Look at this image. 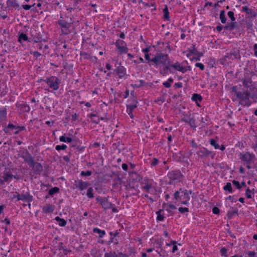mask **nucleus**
Listing matches in <instances>:
<instances>
[{"instance_id": "f257e3e1", "label": "nucleus", "mask_w": 257, "mask_h": 257, "mask_svg": "<svg viewBox=\"0 0 257 257\" xmlns=\"http://www.w3.org/2000/svg\"><path fill=\"white\" fill-rule=\"evenodd\" d=\"M192 193L191 190L180 188L178 191L174 193V198L177 201H181L182 204L187 205L189 204L190 199V195Z\"/></svg>"}, {"instance_id": "f03ea898", "label": "nucleus", "mask_w": 257, "mask_h": 257, "mask_svg": "<svg viewBox=\"0 0 257 257\" xmlns=\"http://www.w3.org/2000/svg\"><path fill=\"white\" fill-rule=\"evenodd\" d=\"M43 81L47 84L49 88L54 90H57L59 89V85L61 83L60 80L55 76H51L47 78L46 79H40L38 82Z\"/></svg>"}, {"instance_id": "7ed1b4c3", "label": "nucleus", "mask_w": 257, "mask_h": 257, "mask_svg": "<svg viewBox=\"0 0 257 257\" xmlns=\"http://www.w3.org/2000/svg\"><path fill=\"white\" fill-rule=\"evenodd\" d=\"M250 93L248 91L240 92L237 93L236 100H239V104L241 105L248 106L251 104V101L249 100Z\"/></svg>"}, {"instance_id": "20e7f679", "label": "nucleus", "mask_w": 257, "mask_h": 257, "mask_svg": "<svg viewBox=\"0 0 257 257\" xmlns=\"http://www.w3.org/2000/svg\"><path fill=\"white\" fill-rule=\"evenodd\" d=\"M239 159L245 164H253L256 161L255 155L249 152H243L239 155Z\"/></svg>"}, {"instance_id": "39448f33", "label": "nucleus", "mask_w": 257, "mask_h": 257, "mask_svg": "<svg viewBox=\"0 0 257 257\" xmlns=\"http://www.w3.org/2000/svg\"><path fill=\"white\" fill-rule=\"evenodd\" d=\"M169 60V56L167 54L164 53H157L156 56L152 59L151 61L154 63L156 65L162 64H169V63H167V61Z\"/></svg>"}, {"instance_id": "423d86ee", "label": "nucleus", "mask_w": 257, "mask_h": 257, "mask_svg": "<svg viewBox=\"0 0 257 257\" xmlns=\"http://www.w3.org/2000/svg\"><path fill=\"white\" fill-rule=\"evenodd\" d=\"M198 156L202 159H205L207 157L210 156L212 159H214L215 156V153L209 151L206 148L202 147L196 152Z\"/></svg>"}, {"instance_id": "0eeeda50", "label": "nucleus", "mask_w": 257, "mask_h": 257, "mask_svg": "<svg viewBox=\"0 0 257 257\" xmlns=\"http://www.w3.org/2000/svg\"><path fill=\"white\" fill-rule=\"evenodd\" d=\"M28 164L30 167L32 168L35 174H40L43 170V166L41 163L35 162L34 157L32 161H31Z\"/></svg>"}, {"instance_id": "6e6552de", "label": "nucleus", "mask_w": 257, "mask_h": 257, "mask_svg": "<svg viewBox=\"0 0 257 257\" xmlns=\"http://www.w3.org/2000/svg\"><path fill=\"white\" fill-rule=\"evenodd\" d=\"M18 155L19 157L24 159L25 162L29 163L31 161H32L33 157L26 149H23L19 152Z\"/></svg>"}, {"instance_id": "1a4fd4ad", "label": "nucleus", "mask_w": 257, "mask_h": 257, "mask_svg": "<svg viewBox=\"0 0 257 257\" xmlns=\"http://www.w3.org/2000/svg\"><path fill=\"white\" fill-rule=\"evenodd\" d=\"M168 177L172 181L179 182L183 175L179 170H172L168 173Z\"/></svg>"}, {"instance_id": "9d476101", "label": "nucleus", "mask_w": 257, "mask_h": 257, "mask_svg": "<svg viewBox=\"0 0 257 257\" xmlns=\"http://www.w3.org/2000/svg\"><path fill=\"white\" fill-rule=\"evenodd\" d=\"M13 198H17L18 201L23 200L30 202L32 200V196L30 195L28 193L19 194L17 192H16V194L14 195Z\"/></svg>"}, {"instance_id": "9b49d317", "label": "nucleus", "mask_w": 257, "mask_h": 257, "mask_svg": "<svg viewBox=\"0 0 257 257\" xmlns=\"http://www.w3.org/2000/svg\"><path fill=\"white\" fill-rule=\"evenodd\" d=\"M96 200L101 204L102 207L104 210L110 209L112 207V206H114L113 204L106 198H102L100 197H98L96 198Z\"/></svg>"}, {"instance_id": "f8f14e48", "label": "nucleus", "mask_w": 257, "mask_h": 257, "mask_svg": "<svg viewBox=\"0 0 257 257\" xmlns=\"http://www.w3.org/2000/svg\"><path fill=\"white\" fill-rule=\"evenodd\" d=\"M153 180L145 177L143 182L141 183L142 184L144 185L142 187L143 189L149 192L150 190L153 187Z\"/></svg>"}, {"instance_id": "ddd939ff", "label": "nucleus", "mask_w": 257, "mask_h": 257, "mask_svg": "<svg viewBox=\"0 0 257 257\" xmlns=\"http://www.w3.org/2000/svg\"><path fill=\"white\" fill-rule=\"evenodd\" d=\"M74 185L76 188L79 189L80 190H83L87 188L88 183L87 182H83L81 180H77L75 181Z\"/></svg>"}, {"instance_id": "4468645a", "label": "nucleus", "mask_w": 257, "mask_h": 257, "mask_svg": "<svg viewBox=\"0 0 257 257\" xmlns=\"http://www.w3.org/2000/svg\"><path fill=\"white\" fill-rule=\"evenodd\" d=\"M116 73L118 75L119 78H122L126 75L125 68L121 65L118 66L114 70Z\"/></svg>"}, {"instance_id": "2eb2a0df", "label": "nucleus", "mask_w": 257, "mask_h": 257, "mask_svg": "<svg viewBox=\"0 0 257 257\" xmlns=\"http://www.w3.org/2000/svg\"><path fill=\"white\" fill-rule=\"evenodd\" d=\"M170 67L175 68L176 70L180 71L183 73L187 71V69L184 66H181L180 63L178 62L174 64L171 65Z\"/></svg>"}, {"instance_id": "dca6fc26", "label": "nucleus", "mask_w": 257, "mask_h": 257, "mask_svg": "<svg viewBox=\"0 0 257 257\" xmlns=\"http://www.w3.org/2000/svg\"><path fill=\"white\" fill-rule=\"evenodd\" d=\"M70 20L71 21H72V19H70ZM58 23L62 28L66 29V30H67L71 27V24L73 23V22H71L70 23H68L65 21L59 20L58 21Z\"/></svg>"}, {"instance_id": "f3484780", "label": "nucleus", "mask_w": 257, "mask_h": 257, "mask_svg": "<svg viewBox=\"0 0 257 257\" xmlns=\"http://www.w3.org/2000/svg\"><path fill=\"white\" fill-rule=\"evenodd\" d=\"M242 11L245 12L246 14L249 15V17L251 18L255 17L256 16V14L254 11L248 8L246 6L242 7Z\"/></svg>"}, {"instance_id": "a211bd4d", "label": "nucleus", "mask_w": 257, "mask_h": 257, "mask_svg": "<svg viewBox=\"0 0 257 257\" xmlns=\"http://www.w3.org/2000/svg\"><path fill=\"white\" fill-rule=\"evenodd\" d=\"M7 117V109L6 107L0 108V122L6 120Z\"/></svg>"}, {"instance_id": "6ab92c4d", "label": "nucleus", "mask_w": 257, "mask_h": 257, "mask_svg": "<svg viewBox=\"0 0 257 257\" xmlns=\"http://www.w3.org/2000/svg\"><path fill=\"white\" fill-rule=\"evenodd\" d=\"M54 206L51 204H47L43 208V211L45 213L52 212L54 210Z\"/></svg>"}, {"instance_id": "aec40b11", "label": "nucleus", "mask_w": 257, "mask_h": 257, "mask_svg": "<svg viewBox=\"0 0 257 257\" xmlns=\"http://www.w3.org/2000/svg\"><path fill=\"white\" fill-rule=\"evenodd\" d=\"M184 122L188 123L192 128H195L197 127L195 120L192 117H189V119H184Z\"/></svg>"}, {"instance_id": "412c9836", "label": "nucleus", "mask_w": 257, "mask_h": 257, "mask_svg": "<svg viewBox=\"0 0 257 257\" xmlns=\"http://www.w3.org/2000/svg\"><path fill=\"white\" fill-rule=\"evenodd\" d=\"M242 85L243 86L248 88L251 86L252 81L251 78L245 77L243 79L242 82Z\"/></svg>"}, {"instance_id": "4be33fe9", "label": "nucleus", "mask_w": 257, "mask_h": 257, "mask_svg": "<svg viewBox=\"0 0 257 257\" xmlns=\"http://www.w3.org/2000/svg\"><path fill=\"white\" fill-rule=\"evenodd\" d=\"M18 126L14 125L13 124L9 123L6 127L4 128V131L6 133H10V131L13 129L17 130Z\"/></svg>"}, {"instance_id": "5701e85b", "label": "nucleus", "mask_w": 257, "mask_h": 257, "mask_svg": "<svg viewBox=\"0 0 257 257\" xmlns=\"http://www.w3.org/2000/svg\"><path fill=\"white\" fill-rule=\"evenodd\" d=\"M55 220L57 221L60 226H65L67 223V221L64 219L61 218L59 216L56 217Z\"/></svg>"}, {"instance_id": "b1692460", "label": "nucleus", "mask_w": 257, "mask_h": 257, "mask_svg": "<svg viewBox=\"0 0 257 257\" xmlns=\"http://www.w3.org/2000/svg\"><path fill=\"white\" fill-rule=\"evenodd\" d=\"M93 231L94 233H97L99 234V237L102 238L104 235L105 234V231L103 230H101L98 228H94L93 229Z\"/></svg>"}, {"instance_id": "393cba45", "label": "nucleus", "mask_w": 257, "mask_h": 257, "mask_svg": "<svg viewBox=\"0 0 257 257\" xmlns=\"http://www.w3.org/2000/svg\"><path fill=\"white\" fill-rule=\"evenodd\" d=\"M228 59L233 60L237 58L238 53L235 51H231L230 53H227Z\"/></svg>"}, {"instance_id": "a878e982", "label": "nucleus", "mask_w": 257, "mask_h": 257, "mask_svg": "<svg viewBox=\"0 0 257 257\" xmlns=\"http://www.w3.org/2000/svg\"><path fill=\"white\" fill-rule=\"evenodd\" d=\"M134 102L132 104H127V110L133 111V110L137 107V101L134 99Z\"/></svg>"}, {"instance_id": "bb28decb", "label": "nucleus", "mask_w": 257, "mask_h": 257, "mask_svg": "<svg viewBox=\"0 0 257 257\" xmlns=\"http://www.w3.org/2000/svg\"><path fill=\"white\" fill-rule=\"evenodd\" d=\"M118 53L120 54H126L128 51V49L125 46H120L118 45V48H117Z\"/></svg>"}, {"instance_id": "cd10ccee", "label": "nucleus", "mask_w": 257, "mask_h": 257, "mask_svg": "<svg viewBox=\"0 0 257 257\" xmlns=\"http://www.w3.org/2000/svg\"><path fill=\"white\" fill-rule=\"evenodd\" d=\"M177 243V242L176 241L171 240L170 242V243H167L166 244V245L168 246H170L171 245H173V248H172V251L173 253L175 252L178 249L177 246L176 245Z\"/></svg>"}, {"instance_id": "c85d7f7f", "label": "nucleus", "mask_w": 257, "mask_h": 257, "mask_svg": "<svg viewBox=\"0 0 257 257\" xmlns=\"http://www.w3.org/2000/svg\"><path fill=\"white\" fill-rule=\"evenodd\" d=\"M219 18L220 19V21L222 24H224L226 21V18L225 15V12L224 10H222L220 11L219 15Z\"/></svg>"}, {"instance_id": "c756f323", "label": "nucleus", "mask_w": 257, "mask_h": 257, "mask_svg": "<svg viewBox=\"0 0 257 257\" xmlns=\"http://www.w3.org/2000/svg\"><path fill=\"white\" fill-rule=\"evenodd\" d=\"M174 80L172 78H169L167 81L163 83V85L166 88H169L171 87V83L173 82Z\"/></svg>"}, {"instance_id": "7c9ffc66", "label": "nucleus", "mask_w": 257, "mask_h": 257, "mask_svg": "<svg viewBox=\"0 0 257 257\" xmlns=\"http://www.w3.org/2000/svg\"><path fill=\"white\" fill-rule=\"evenodd\" d=\"M192 100L196 102L201 101L202 100V97L200 94L194 93L192 96Z\"/></svg>"}, {"instance_id": "2f4dec72", "label": "nucleus", "mask_w": 257, "mask_h": 257, "mask_svg": "<svg viewBox=\"0 0 257 257\" xmlns=\"http://www.w3.org/2000/svg\"><path fill=\"white\" fill-rule=\"evenodd\" d=\"M13 177V175L9 173H7L4 174V175L3 176V178L4 179V181L7 182L9 180H11L12 178Z\"/></svg>"}, {"instance_id": "473e14b6", "label": "nucleus", "mask_w": 257, "mask_h": 257, "mask_svg": "<svg viewBox=\"0 0 257 257\" xmlns=\"http://www.w3.org/2000/svg\"><path fill=\"white\" fill-rule=\"evenodd\" d=\"M223 189L225 191H227L229 193H232L233 191L231 184L230 182H227L226 185L224 186Z\"/></svg>"}, {"instance_id": "72a5a7b5", "label": "nucleus", "mask_w": 257, "mask_h": 257, "mask_svg": "<svg viewBox=\"0 0 257 257\" xmlns=\"http://www.w3.org/2000/svg\"><path fill=\"white\" fill-rule=\"evenodd\" d=\"M60 141L62 142H68L70 143L72 142V140L70 137H66L64 136H61L59 139Z\"/></svg>"}, {"instance_id": "f704fd0d", "label": "nucleus", "mask_w": 257, "mask_h": 257, "mask_svg": "<svg viewBox=\"0 0 257 257\" xmlns=\"http://www.w3.org/2000/svg\"><path fill=\"white\" fill-rule=\"evenodd\" d=\"M59 188L57 187H53L50 189L49 191V194L50 195H53L55 193H57L59 192Z\"/></svg>"}, {"instance_id": "c9c22d12", "label": "nucleus", "mask_w": 257, "mask_h": 257, "mask_svg": "<svg viewBox=\"0 0 257 257\" xmlns=\"http://www.w3.org/2000/svg\"><path fill=\"white\" fill-rule=\"evenodd\" d=\"M170 66H165L163 69L161 71V74H162L163 75V76H165V75H166L167 74H168V71H170V72H172L171 71V69H170Z\"/></svg>"}, {"instance_id": "e433bc0d", "label": "nucleus", "mask_w": 257, "mask_h": 257, "mask_svg": "<svg viewBox=\"0 0 257 257\" xmlns=\"http://www.w3.org/2000/svg\"><path fill=\"white\" fill-rule=\"evenodd\" d=\"M164 14V18L165 19L169 20V12L168 11V9L167 6H166L165 8L163 9Z\"/></svg>"}, {"instance_id": "4c0bfd02", "label": "nucleus", "mask_w": 257, "mask_h": 257, "mask_svg": "<svg viewBox=\"0 0 257 257\" xmlns=\"http://www.w3.org/2000/svg\"><path fill=\"white\" fill-rule=\"evenodd\" d=\"M81 2V0H74L73 5L74 9H76L77 10H78L79 11H80L81 10V8H80L78 5Z\"/></svg>"}, {"instance_id": "58836bf2", "label": "nucleus", "mask_w": 257, "mask_h": 257, "mask_svg": "<svg viewBox=\"0 0 257 257\" xmlns=\"http://www.w3.org/2000/svg\"><path fill=\"white\" fill-rule=\"evenodd\" d=\"M210 144L213 146L215 149H218L219 148V145L216 143V141L214 139H211L210 140Z\"/></svg>"}, {"instance_id": "ea45409f", "label": "nucleus", "mask_w": 257, "mask_h": 257, "mask_svg": "<svg viewBox=\"0 0 257 257\" xmlns=\"http://www.w3.org/2000/svg\"><path fill=\"white\" fill-rule=\"evenodd\" d=\"M93 189L92 187H90L88 189L87 191V196L89 198H92L94 197V195L93 193Z\"/></svg>"}, {"instance_id": "a19ab883", "label": "nucleus", "mask_w": 257, "mask_h": 257, "mask_svg": "<svg viewBox=\"0 0 257 257\" xmlns=\"http://www.w3.org/2000/svg\"><path fill=\"white\" fill-rule=\"evenodd\" d=\"M22 40L26 41H28V37L26 34L24 33H21L19 37V42H21Z\"/></svg>"}, {"instance_id": "79ce46f5", "label": "nucleus", "mask_w": 257, "mask_h": 257, "mask_svg": "<svg viewBox=\"0 0 257 257\" xmlns=\"http://www.w3.org/2000/svg\"><path fill=\"white\" fill-rule=\"evenodd\" d=\"M118 240L116 237L113 236L112 237H110V240L108 241V243L110 244L111 243H113L114 244L117 245L118 244Z\"/></svg>"}, {"instance_id": "37998d69", "label": "nucleus", "mask_w": 257, "mask_h": 257, "mask_svg": "<svg viewBox=\"0 0 257 257\" xmlns=\"http://www.w3.org/2000/svg\"><path fill=\"white\" fill-rule=\"evenodd\" d=\"M104 257H117L115 252H106L104 254Z\"/></svg>"}, {"instance_id": "c03bdc74", "label": "nucleus", "mask_w": 257, "mask_h": 257, "mask_svg": "<svg viewBox=\"0 0 257 257\" xmlns=\"http://www.w3.org/2000/svg\"><path fill=\"white\" fill-rule=\"evenodd\" d=\"M67 146L64 144H62V145H57L55 148L56 150L57 151L65 150Z\"/></svg>"}, {"instance_id": "a18cd8bd", "label": "nucleus", "mask_w": 257, "mask_h": 257, "mask_svg": "<svg viewBox=\"0 0 257 257\" xmlns=\"http://www.w3.org/2000/svg\"><path fill=\"white\" fill-rule=\"evenodd\" d=\"M162 211L161 210H160L158 212H157V219L159 221H163L164 219V217L163 215L161 214L160 212Z\"/></svg>"}, {"instance_id": "49530a36", "label": "nucleus", "mask_w": 257, "mask_h": 257, "mask_svg": "<svg viewBox=\"0 0 257 257\" xmlns=\"http://www.w3.org/2000/svg\"><path fill=\"white\" fill-rule=\"evenodd\" d=\"M124 44H125V42L123 40H118L115 43V45L117 48H118V45L120 46H123Z\"/></svg>"}, {"instance_id": "de8ad7c7", "label": "nucleus", "mask_w": 257, "mask_h": 257, "mask_svg": "<svg viewBox=\"0 0 257 257\" xmlns=\"http://www.w3.org/2000/svg\"><path fill=\"white\" fill-rule=\"evenodd\" d=\"M92 174V172L91 171H81L80 175L82 176H89Z\"/></svg>"}, {"instance_id": "09e8293b", "label": "nucleus", "mask_w": 257, "mask_h": 257, "mask_svg": "<svg viewBox=\"0 0 257 257\" xmlns=\"http://www.w3.org/2000/svg\"><path fill=\"white\" fill-rule=\"evenodd\" d=\"M11 6L14 7V8L18 10L20 9V5L16 2H11Z\"/></svg>"}, {"instance_id": "8fccbe9b", "label": "nucleus", "mask_w": 257, "mask_h": 257, "mask_svg": "<svg viewBox=\"0 0 257 257\" xmlns=\"http://www.w3.org/2000/svg\"><path fill=\"white\" fill-rule=\"evenodd\" d=\"M227 15L229 17V18H230L231 20L233 22L235 21V18L234 16V13L232 11H229L227 13Z\"/></svg>"}, {"instance_id": "3c124183", "label": "nucleus", "mask_w": 257, "mask_h": 257, "mask_svg": "<svg viewBox=\"0 0 257 257\" xmlns=\"http://www.w3.org/2000/svg\"><path fill=\"white\" fill-rule=\"evenodd\" d=\"M227 249H226L225 247H223L220 250V254L221 256H227Z\"/></svg>"}, {"instance_id": "603ef678", "label": "nucleus", "mask_w": 257, "mask_h": 257, "mask_svg": "<svg viewBox=\"0 0 257 257\" xmlns=\"http://www.w3.org/2000/svg\"><path fill=\"white\" fill-rule=\"evenodd\" d=\"M232 184L235 186V187H236V188L238 189H240L241 188V185L240 184L239 182L237 181H236V180H233L232 181Z\"/></svg>"}, {"instance_id": "864d4df0", "label": "nucleus", "mask_w": 257, "mask_h": 257, "mask_svg": "<svg viewBox=\"0 0 257 257\" xmlns=\"http://www.w3.org/2000/svg\"><path fill=\"white\" fill-rule=\"evenodd\" d=\"M178 210L181 213L189 212V209L187 207H179Z\"/></svg>"}, {"instance_id": "5fc2aeb1", "label": "nucleus", "mask_w": 257, "mask_h": 257, "mask_svg": "<svg viewBox=\"0 0 257 257\" xmlns=\"http://www.w3.org/2000/svg\"><path fill=\"white\" fill-rule=\"evenodd\" d=\"M228 55L226 54L225 56H224L220 60V63L221 64H224V63L227 61L228 59Z\"/></svg>"}, {"instance_id": "6e6d98bb", "label": "nucleus", "mask_w": 257, "mask_h": 257, "mask_svg": "<svg viewBox=\"0 0 257 257\" xmlns=\"http://www.w3.org/2000/svg\"><path fill=\"white\" fill-rule=\"evenodd\" d=\"M188 52L190 53V54H198V51L195 48V45H193L192 49H189Z\"/></svg>"}, {"instance_id": "4d7b16f0", "label": "nucleus", "mask_w": 257, "mask_h": 257, "mask_svg": "<svg viewBox=\"0 0 257 257\" xmlns=\"http://www.w3.org/2000/svg\"><path fill=\"white\" fill-rule=\"evenodd\" d=\"M252 191L250 190L249 189V188H247L246 190V192H245V194H246V197L248 198H251L252 197H251V193H252Z\"/></svg>"}, {"instance_id": "13d9d810", "label": "nucleus", "mask_w": 257, "mask_h": 257, "mask_svg": "<svg viewBox=\"0 0 257 257\" xmlns=\"http://www.w3.org/2000/svg\"><path fill=\"white\" fill-rule=\"evenodd\" d=\"M42 39L41 37L38 36H35L33 38V41L35 43L41 42Z\"/></svg>"}, {"instance_id": "bf43d9fd", "label": "nucleus", "mask_w": 257, "mask_h": 257, "mask_svg": "<svg viewBox=\"0 0 257 257\" xmlns=\"http://www.w3.org/2000/svg\"><path fill=\"white\" fill-rule=\"evenodd\" d=\"M195 66L199 68L201 70H204L205 68L204 65L201 63H196L195 64Z\"/></svg>"}, {"instance_id": "052dcab7", "label": "nucleus", "mask_w": 257, "mask_h": 257, "mask_svg": "<svg viewBox=\"0 0 257 257\" xmlns=\"http://www.w3.org/2000/svg\"><path fill=\"white\" fill-rule=\"evenodd\" d=\"M231 92L234 93V95L237 96V93H240V91H237V86H234L231 88Z\"/></svg>"}, {"instance_id": "680f3d73", "label": "nucleus", "mask_w": 257, "mask_h": 257, "mask_svg": "<svg viewBox=\"0 0 257 257\" xmlns=\"http://www.w3.org/2000/svg\"><path fill=\"white\" fill-rule=\"evenodd\" d=\"M35 4H33V5H22V8L26 10H30L32 7L34 6Z\"/></svg>"}, {"instance_id": "e2e57ef3", "label": "nucleus", "mask_w": 257, "mask_h": 257, "mask_svg": "<svg viewBox=\"0 0 257 257\" xmlns=\"http://www.w3.org/2000/svg\"><path fill=\"white\" fill-rule=\"evenodd\" d=\"M219 209L217 207H214L212 209V212L215 214H219Z\"/></svg>"}, {"instance_id": "0e129e2a", "label": "nucleus", "mask_w": 257, "mask_h": 257, "mask_svg": "<svg viewBox=\"0 0 257 257\" xmlns=\"http://www.w3.org/2000/svg\"><path fill=\"white\" fill-rule=\"evenodd\" d=\"M236 22H233L229 23V27H230V30H232L234 29L235 25H236Z\"/></svg>"}, {"instance_id": "69168bd1", "label": "nucleus", "mask_w": 257, "mask_h": 257, "mask_svg": "<svg viewBox=\"0 0 257 257\" xmlns=\"http://www.w3.org/2000/svg\"><path fill=\"white\" fill-rule=\"evenodd\" d=\"M246 27L247 29L251 30L252 28V24L251 22L246 23Z\"/></svg>"}, {"instance_id": "338daca9", "label": "nucleus", "mask_w": 257, "mask_h": 257, "mask_svg": "<svg viewBox=\"0 0 257 257\" xmlns=\"http://www.w3.org/2000/svg\"><path fill=\"white\" fill-rule=\"evenodd\" d=\"M158 162H159V160L157 158H153L152 163V165L153 166H155L157 164H158Z\"/></svg>"}, {"instance_id": "774afa93", "label": "nucleus", "mask_w": 257, "mask_h": 257, "mask_svg": "<svg viewBox=\"0 0 257 257\" xmlns=\"http://www.w3.org/2000/svg\"><path fill=\"white\" fill-rule=\"evenodd\" d=\"M254 54L257 57V44L253 45Z\"/></svg>"}]
</instances>
